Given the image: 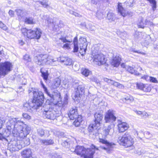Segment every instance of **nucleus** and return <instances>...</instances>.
Returning a JSON list of instances; mask_svg holds the SVG:
<instances>
[{
    "label": "nucleus",
    "instance_id": "f257e3e1",
    "mask_svg": "<svg viewBox=\"0 0 158 158\" xmlns=\"http://www.w3.org/2000/svg\"><path fill=\"white\" fill-rule=\"evenodd\" d=\"M6 129H3L6 132L9 133V135L12 131V133L14 135H18L19 137H23L27 134H28L31 130L30 127L24 124L20 121L16 122L11 119L7 122Z\"/></svg>",
    "mask_w": 158,
    "mask_h": 158
},
{
    "label": "nucleus",
    "instance_id": "f03ea898",
    "mask_svg": "<svg viewBox=\"0 0 158 158\" xmlns=\"http://www.w3.org/2000/svg\"><path fill=\"white\" fill-rule=\"evenodd\" d=\"M40 83L44 92L50 98L48 100H49L51 103H52L61 107L66 106L68 103V98L67 96L64 97V100L63 102L61 100L60 95L59 93L57 91L52 92L51 93L49 92L47 88L43 84L42 81H40Z\"/></svg>",
    "mask_w": 158,
    "mask_h": 158
},
{
    "label": "nucleus",
    "instance_id": "7ed1b4c3",
    "mask_svg": "<svg viewBox=\"0 0 158 158\" xmlns=\"http://www.w3.org/2000/svg\"><path fill=\"white\" fill-rule=\"evenodd\" d=\"M29 94L32 93L33 94V99L32 103L34 109H38L41 107L44 103V96L43 93L41 91H38L36 89L29 88L28 89Z\"/></svg>",
    "mask_w": 158,
    "mask_h": 158
},
{
    "label": "nucleus",
    "instance_id": "20e7f679",
    "mask_svg": "<svg viewBox=\"0 0 158 158\" xmlns=\"http://www.w3.org/2000/svg\"><path fill=\"white\" fill-rule=\"evenodd\" d=\"M76 154L83 157L84 158H93L95 150H98V148L94 145H92L89 148H85L83 146H76Z\"/></svg>",
    "mask_w": 158,
    "mask_h": 158
},
{
    "label": "nucleus",
    "instance_id": "39448f33",
    "mask_svg": "<svg viewBox=\"0 0 158 158\" xmlns=\"http://www.w3.org/2000/svg\"><path fill=\"white\" fill-rule=\"evenodd\" d=\"M95 119L93 123L89 125L88 127V131L90 134L94 135L98 132V130L100 128L101 122L103 118V114L99 112H97L94 114Z\"/></svg>",
    "mask_w": 158,
    "mask_h": 158
},
{
    "label": "nucleus",
    "instance_id": "423d86ee",
    "mask_svg": "<svg viewBox=\"0 0 158 158\" xmlns=\"http://www.w3.org/2000/svg\"><path fill=\"white\" fill-rule=\"evenodd\" d=\"M58 58L55 59L51 58L48 57L46 55L40 54L35 56L34 58L35 62L40 66H43L46 64L53 65V63L56 61H59Z\"/></svg>",
    "mask_w": 158,
    "mask_h": 158
},
{
    "label": "nucleus",
    "instance_id": "0eeeda50",
    "mask_svg": "<svg viewBox=\"0 0 158 158\" xmlns=\"http://www.w3.org/2000/svg\"><path fill=\"white\" fill-rule=\"evenodd\" d=\"M118 141L119 144L126 148L132 147L133 144V139L131 135L126 132L122 136L118 138Z\"/></svg>",
    "mask_w": 158,
    "mask_h": 158
},
{
    "label": "nucleus",
    "instance_id": "6e6552de",
    "mask_svg": "<svg viewBox=\"0 0 158 158\" xmlns=\"http://www.w3.org/2000/svg\"><path fill=\"white\" fill-rule=\"evenodd\" d=\"M44 117L50 120H54L57 117L56 112L53 110L49 105H46L41 108Z\"/></svg>",
    "mask_w": 158,
    "mask_h": 158
},
{
    "label": "nucleus",
    "instance_id": "1a4fd4ad",
    "mask_svg": "<svg viewBox=\"0 0 158 158\" xmlns=\"http://www.w3.org/2000/svg\"><path fill=\"white\" fill-rule=\"evenodd\" d=\"M68 114L70 119H75L73 122L74 125L76 127L79 126L82 121V118L81 115H78L77 108L73 107L71 108Z\"/></svg>",
    "mask_w": 158,
    "mask_h": 158
},
{
    "label": "nucleus",
    "instance_id": "9d476101",
    "mask_svg": "<svg viewBox=\"0 0 158 158\" xmlns=\"http://www.w3.org/2000/svg\"><path fill=\"white\" fill-rule=\"evenodd\" d=\"M22 141L18 139L17 140L11 141L8 144V147L10 149V151H15L21 149L24 147V145L21 144Z\"/></svg>",
    "mask_w": 158,
    "mask_h": 158
},
{
    "label": "nucleus",
    "instance_id": "9b49d317",
    "mask_svg": "<svg viewBox=\"0 0 158 158\" xmlns=\"http://www.w3.org/2000/svg\"><path fill=\"white\" fill-rule=\"evenodd\" d=\"M42 34L40 28H36L34 30L29 29L27 31L26 35L27 37L29 39H39Z\"/></svg>",
    "mask_w": 158,
    "mask_h": 158
},
{
    "label": "nucleus",
    "instance_id": "f8f14e48",
    "mask_svg": "<svg viewBox=\"0 0 158 158\" xmlns=\"http://www.w3.org/2000/svg\"><path fill=\"white\" fill-rule=\"evenodd\" d=\"M115 111L112 110H108L105 115L104 119L105 123H112L116 119L115 116Z\"/></svg>",
    "mask_w": 158,
    "mask_h": 158
},
{
    "label": "nucleus",
    "instance_id": "ddd939ff",
    "mask_svg": "<svg viewBox=\"0 0 158 158\" xmlns=\"http://www.w3.org/2000/svg\"><path fill=\"white\" fill-rule=\"evenodd\" d=\"M79 45L80 49V53L81 55L85 54L86 50L87 44L86 39L83 37L80 38L79 40Z\"/></svg>",
    "mask_w": 158,
    "mask_h": 158
},
{
    "label": "nucleus",
    "instance_id": "4468645a",
    "mask_svg": "<svg viewBox=\"0 0 158 158\" xmlns=\"http://www.w3.org/2000/svg\"><path fill=\"white\" fill-rule=\"evenodd\" d=\"M94 60L97 63V64L98 65H100L105 64L106 60H105L104 55L102 54L95 55L94 56Z\"/></svg>",
    "mask_w": 158,
    "mask_h": 158
},
{
    "label": "nucleus",
    "instance_id": "2eb2a0df",
    "mask_svg": "<svg viewBox=\"0 0 158 158\" xmlns=\"http://www.w3.org/2000/svg\"><path fill=\"white\" fill-rule=\"evenodd\" d=\"M99 142L100 143L105 144L107 146V148L103 147L102 148L105 150H106L107 152H109L112 150V148L115 145L114 143H109L106 140H105L103 139L99 138Z\"/></svg>",
    "mask_w": 158,
    "mask_h": 158
},
{
    "label": "nucleus",
    "instance_id": "dca6fc26",
    "mask_svg": "<svg viewBox=\"0 0 158 158\" xmlns=\"http://www.w3.org/2000/svg\"><path fill=\"white\" fill-rule=\"evenodd\" d=\"M84 87L82 85H79L77 88L75 89V94L74 95L75 98L74 100H77L79 99V98L84 93Z\"/></svg>",
    "mask_w": 158,
    "mask_h": 158
},
{
    "label": "nucleus",
    "instance_id": "f3484780",
    "mask_svg": "<svg viewBox=\"0 0 158 158\" xmlns=\"http://www.w3.org/2000/svg\"><path fill=\"white\" fill-rule=\"evenodd\" d=\"M71 42V41H69L67 40L65 37H61L60 38L59 41H56V43L59 46H61L62 42L63 43L68 42V43H66L64 44L63 47L64 48L68 49L70 48V44L69 43Z\"/></svg>",
    "mask_w": 158,
    "mask_h": 158
},
{
    "label": "nucleus",
    "instance_id": "a211bd4d",
    "mask_svg": "<svg viewBox=\"0 0 158 158\" xmlns=\"http://www.w3.org/2000/svg\"><path fill=\"white\" fill-rule=\"evenodd\" d=\"M119 132H123L127 130L129 128L128 125L126 123L119 121L118 125Z\"/></svg>",
    "mask_w": 158,
    "mask_h": 158
},
{
    "label": "nucleus",
    "instance_id": "6ab92c4d",
    "mask_svg": "<svg viewBox=\"0 0 158 158\" xmlns=\"http://www.w3.org/2000/svg\"><path fill=\"white\" fill-rule=\"evenodd\" d=\"M136 87L137 88L145 92H149L151 91V88L148 85L143 84V83H136Z\"/></svg>",
    "mask_w": 158,
    "mask_h": 158
},
{
    "label": "nucleus",
    "instance_id": "aec40b11",
    "mask_svg": "<svg viewBox=\"0 0 158 158\" xmlns=\"http://www.w3.org/2000/svg\"><path fill=\"white\" fill-rule=\"evenodd\" d=\"M32 152L30 148L25 149L21 152L22 156L26 158H33L31 157Z\"/></svg>",
    "mask_w": 158,
    "mask_h": 158
},
{
    "label": "nucleus",
    "instance_id": "412c9836",
    "mask_svg": "<svg viewBox=\"0 0 158 158\" xmlns=\"http://www.w3.org/2000/svg\"><path fill=\"white\" fill-rule=\"evenodd\" d=\"M121 60L120 57L117 55L113 58L111 64L114 67H117L119 65Z\"/></svg>",
    "mask_w": 158,
    "mask_h": 158
},
{
    "label": "nucleus",
    "instance_id": "4be33fe9",
    "mask_svg": "<svg viewBox=\"0 0 158 158\" xmlns=\"http://www.w3.org/2000/svg\"><path fill=\"white\" fill-rule=\"evenodd\" d=\"M27 135L28 134H27L26 135L23 137H19L18 135H16L18 137V138H19V139L20 140V141L22 142V143H21V144L24 145L23 147L26 146H27L29 145L30 144L29 139L28 138H25Z\"/></svg>",
    "mask_w": 158,
    "mask_h": 158
},
{
    "label": "nucleus",
    "instance_id": "5701e85b",
    "mask_svg": "<svg viewBox=\"0 0 158 158\" xmlns=\"http://www.w3.org/2000/svg\"><path fill=\"white\" fill-rule=\"evenodd\" d=\"M153 24L152 22L146 20L144 23L143 22V19H141L140 21L138 23V27L139 28H144L145 26L147 25H152Z\"/></svg>",
    "mask_w": 158,
    "mask_h": 158
},
{
    "label": "nucleus",
    "instance_id": "b1692460",
    "mask_svg": "<svg viewBox=\"0 0 158 158\" xmlns=\"http://www.w3.org/2000/svg\"><path fill=\"white\" fill-rule=\"evenodd\" d=\"M9 133L6 132L3 129L1 133H0V140L7 141L6 138L9 136Z\"/></svg>",
    "mask_w": 158,
    "mask_h": 158
},
{
    "label": "nucleus",
    "instance_id": "393cba45",
    "mask_svg": "<svg viewBox=\"0 0 158 158\" xmlns=\"http://www.w3.org/2000/svg\"><path fill=\"white\" fill-rule=\"evenodd\" d=\"M141 78L143 79H144L146 81H150V82L153 83H158V81L156 78L153 77H149L147 75H145L141 77Z\"/></svg>",
    "mask_w": 158,
    "mask_h": 158
},
{
    "label": "nucleus",
    "instance_id": "a878e982",
    "mask_svg": "<svg viewBox=\"0 0 158 158\" xmlns=\"http://www.w3.org/2000/svg\"><path fill=\"white\" fill-rule=\"evenodd\" d=\"M118 13L123 17L127 15L126 11L122 6L121 3L118 4Z\"/></svg>",
    "mask_w": 158,
    "mask_h": 158
},
{
    "label": "nucleus",
    "instance_id": "bb28decb",
    "mask_svg": "<svg viewBox=\"0 0 158 158\" xmlns=\"http://www.w3.org/2000/svg\"><path fill=\"white\" fill-rule=\"evenodd\" d=\"M40 72L41 73L42 76L44 79L45 81L47 80L49 75L48 71L44 70L43 68H41L40 69Z\"/></svg>",
    "mask_w": 158,
    "mask_h": 158
},
{
    "label": "nucleus",
    "instance_id": "cd10ccee",
    "mask_svg": "<svg viewBox=\"0 0 158 158\" xmlns=\"http://www.w3.org/2000/svg\"><path fill=\"white\" fill-rule=\"evenodd\" d=\"M31 105H29L28 103H26L23 105V109L27 111H28L30 112H31L32 111V109H34L32 108V107L33 106V104L32 103Z\"/></svg>",
    "mask_w": 158,
    "mask_h": 158
},
{
    "label": "nucleus",
    "instance_id": "c85d7f7f",
    "mask_svg": "<svg viewBox=\"0 0 158 158\" xmlns=\"http://www.w3.org/2000/svg\"><path fill=\"white\" fill-rule=\"evenodd\" d=\"M73 43L74 45L73 52H77L78 51L79 46L77 44V37L74 38Z\"/></svg>",
    "mask_w": 158,
    "mask_h": 158
},
{
    "label": "nucleus",
    "instance_id": "c756f323",
    "mask_svg": "<svg viewBox=\"0 0 158 158\" xmlns=\"http://www.w3.org/2000/svg\"><path fill=\"white\" fill-rule=\"evenodd\" d=\"M81 72L82 74L85 77H87L91 73V72L88 69L82 68L81 69Z\"/></svg>",
    "mask_w": 158,
    "mask_h": 158
},
{
    "label": "nucleus",
    "instance_id": "7c9ffc66",
    "mask_svg": "<svg viewBox=\"0 0 158 158\" xmlns=\"http://www.w3.org/2000/svg\"><path fill=\"white\" fill-rule=\"evenodd\" d=\"M40 142L46 145H51L54 143L53 141L51 139L48 140L40 139Z\"/></svg>",
    "mask_w": 158,
    "mask_h": 158
},
{
    "label": "nucleus",
    "instance_id": "2f4dec72",
    "mask_svg": "<svg viewBox=\"0 0 158 158\" xmlns=\"http://www.w3.org/2000/svg\"><path fill=\"white\" fill-rule=\"evenodd\" d=\"M52 19H48L47 20V21L48 22V24H52L54 26H55V25L57 26L58 27H62L63 26V24L62 23V22L61 21H59V22L60 23L59 24H56L55 23H54V22H52V23H51V21H52Z\"/></svg>",
    "mask_w": 158,
    "mask_h": 158
},
{
    "label": "nucleus",
    "instance_id": "473e14b6",
    "mask_svg": "<svg viewBox=\"0 0 158 158\" xmlns=\"http://www.w3.org/2000/svg\"><path fill=\"white\" fill-rule=\"evenodd\" d=\"M64 139H62V142L61 144V145L64 147H68L70 143V140L69 139H68L67 138H66V139H65V138H63Z\"/></svg>",
    "mask_w": 158,
    "mask_h": 158
},
{
    "label": "nucleus",
    "instance_id": "72a5a7b5",
    "mask_svg": "<svg viewBox=\"0 0 158 158\" xmlns=\"http://www.w3.org/2000/svg\"><path fill=\"white\" fill-rule=\"evenodd\" d=\"M34 19L32 17H26L25 19V22L28 24H34L35 22L33 21Z\"/></svg>",
    "mask_w": 158,
    "mask_h": 158
},
{
    "label": "nucleus",
    "instance_id": "f704fd0d",
    "mask_svg": "<svg viewBox=\"0 0 158 158\" xmlns=\"http://www.w3.org/2000/svg\"><path fill=\"white\" fill-rule=\"evenodd\" d=\"M107 18L109 20H113L115 19L114 15L112 12L109 11L107 14Z\"/></svg>",
    "mask_w": 158,
    "mask_h": 158
},
{
    "label": "nucleus",
    "instance_id": "c9c22d12",
    "mask_svg": "<svg viewBox=\"0 0 158 158\" xmlns=\"http://www.w3.org/2000/svg\"><path fill=\"white\" fill-rule=\"evenodd\" d=\"M37 2L42 5L45 8H47L49 6L48 1L46 0H42V1H38Z\"/></svg>",
    "mask_w": 158,
    "mask_h": 158
},
{
    "label": "nucleus",
    "instance_id": "e433bc0d",
    "mask_svg": "<svg viewBox=\"0 0 158 158\" xmlns=\"http://www.w3.org/2000/svg\"><path fill=\"white\" fill-rule=\"evenodd\" d=\"M148 1L152 7L153 10H154L156 8V3L155 0H148Z\"/></svg>",
    "mask_w": 158,
    "mask_h": 158
},
{
    "label": "nucleus",
    "instance_id": "4c0bfd02",
    "mask_svg": "<svg viewBox=\"0 0 158 158\" xmlns=\"http://www.w3.org/2000/svg\"><path fill=\"white\" fill-rule=\"evenodd\" d=\"M68 57L61 56L60 57L58 58L57 60H59V62H61L64 65L65 63L66 62V60H67Z\"/></svg>",
    "mask_w": 158,
    "mask_h": 158
},
{
    "label": "nucleus",
    "instance_id": "58836bf2",
    "mask_svg": "<svg viewBox=\"0 0 158 158\" xmlns=\"http://www.w3.org/2000/svg\"><path fill=\"white\" fill-rule=\"evenodd\" d=\"M37 133L39 135L42 137L44 135L45 131L42 128H39L37 130Z\"/></svg>",
    "mask_w": 158,
    "mask_h": 158
},
{
    "label": "nucleus",
    "instance_id": "ea45409f",
    "mask_svg": "<svg viewBox=\"0 0 158 158\" xmlns=\"http://www.w3.org/2000/svg\"><path fill=\"white\" fill-rule=\"evenodd\" d=\"M6 120V119L5 118L0 117V129L2 128L5 123Z\"/></svg>",
    "mask_w": 158,
    "mask_h": 158
},
{
    "label": "nucleus",
    "instance_id": "a19ab883",
    "mask_svg": "<svg viewBox=\"0 0 158 158\" xmlns=\"http://www.w3.org/2000/svg\"><path fill=\"white\" fill-rule=\"evenodd\" d=\"M111 129L110 125H109L107 128L105 129L104 130V133L106 135H107L109 134L110 131Z\"/></svg>",
    "mask_w": 158,
    "mask_h": 158
},
{
    "label": "nucleus",
    "instance_id": "79ce46f5",
    "mask_svg": "<svg viewBox=\"0 0 158 158\" xmlns=\"http://www.w3.org/2000/svg\"><path fill=\"white\" fill-rule=\"evenodd\" d=\"M66 62L65 63L64 65H70L73 64V61L72 60L69 58L68 57L67 60H66Z\"/></svg>",
    "mask_w": 158,
    "mask_h": 158
},
{
    "label": "nucleus",
    "instance_id": "37998d69",
    "mask_svg": "<svg viewBox=\"0 0 158 158\" xmlns=\"http://www.w3.org/2000/svg\"><path fill=\"white\" fill-rule=\"evenodd\" d=\"M23 60L27 62H30L31 60V59L28 55H25L23 57Z\"/></svg>",
    "mask_w": 158,
    "mask_h": 158
},
{
    "label": "nucleus",
    "instance_id": "c03bdc74",
    "mask_svg": "<svg viewBox=\"0 0 158 158\" xmlns=\"http://www.w3.org/2000/svg\"><path fill=\"white\" fill-rule=\"evenodd\" d=\"M0 27L5 31L7 29V26L1 21H0Z\"/></svg>",
    "mask_w": 158,
    "mask_h": 158
},
{
    "label": "nucleus",
    "instance_id": "a18cd8bd",
    "mask_svg": "<svg viewBox=\"0 0 158 158\" xmlns=\"http://www.w3.org/2000/svg\"><path fill=\"white\" fill-rule=\"evenodd\" d=\"M15 11L17 13V14L18 16H20L21 17L23 16L22 15L23 11L20 9H16L15 10Z\"/></svg>",
    "mask_w": 158,
    "mask_h": 158
},
{
    "label": "nucleus",
    "instance_id": "49530a36",
    "mask_svg": "<svg viewBox=\"0 0 158 158\" xmlns=\"http://www.w3.org/2000/svg\"><path fill=\"white\" fill-rule=\"evenodd\" d=\"M56 82L55 83L53 88H56L58 87L60 85V81L59 79H58L56 81H55Z\"/></svg>",
    "mask_w": 158,
    "mask_h": 158
},
{
    "label": "nucleus",
    "instance_id": "de8ad7c7",
    "mask_svg": "<svg viewBox=\"0 0 158 158\" xmlns=\"http://www.w3.org/2000/svg\"><path fill=\"white\" fill-rule=\"evenodd\" d=\"M133 0H132L129 2H125V3L127 5V6H129V7H132L133 6Z\"/></svg>",
    "mask_w": 158,
    "mask_h": 158
},
{
    "label": "nucleus",
    "instance_id": "09e8293b",
    "mask_svg": "<svg viewBox=\"0 0 158 158\" xmlns=\"http://www.w3.org/2000/svg\"><path fill=\"white\" fill-rule=\"evenodd\" d=\"M23 116L24 118L28 119H29L31 118V116L27 113L23 114Z\"/></svg>",
    "mask_w": 158,
    "mask_h": 158
},
{
    "label": "nucleus",
    "instance_id": "8fccbe9b",
    "mask_svg": "<svg viewBox=\"0 0 158 158\" xmlns=\"http://www.w3.org/2000/svg\"><path fill=\"white\" fill-rule=\"evenodd\" d=\"M28 30L26 28H24L21 29V31L22 33H23L24 35H26Z\"/></svg>",
    "mask_w": 158,
    "mask_h": 158
},
{
    "label": "nucleus",
    "instance_id": "3c124183",
    "mask_svg": "<svg viewBox=\"0 0 158 158\" xmlns=\"http://www.w3.org/2000/svg\"><path fill=\"white\" fill-rule=\"evenodd\" d=\"M125 99L127 101H130L131 102H132L133 101V97L131 96H127L125 98Z\"/></svg>",
    "mask_w": 158,
    "mask_h": 158
},
{
    "label": "nucleus",
    "instance_id": "603ef678",
    "mask_svg": "<svg viewBox=\"0 0 158 158\" xmlns=\"http://www.w3.org/2000/svg\"><path fill=\"white\" fill-rule=\"evenodd\" d=\"M127 70L130 73L132 74L134 72V70L132 67H129L127 69Z\"/></svg>",
    "mask_w": 158,
    "mask_h": 158
},
{
    "label": "nucleus",
    "instance_id": "864d4df0",
    "mask_svg": "<svg viewBox=\"0 0 158 158\" xmlns=\"http://www.w3.org/2000/svg\"><path fill=\"white\" fill-rule=\"evenodd\" d=\"M137 134V135L138 136L139 135V133H142V134H143V135H150V133L148 131H146L145 132V133L144 134H143V132L142 131H141V132H139V133H138L137 131L136 132Z\"/></svg>",
    "mask_w": 158,
    "mask_h": 158
},
{
    "label": "nucleus",
    "instance_id": "5fc2aeb1",
    "mask_svg": "<svg viewBox=\"0 0 158 158\" xmlns=\"http://www.w3.org/2000/svg\"><path fill=\"white\" fill-rule=\"evenodd\" d=\"M9 14L11 17H13L14 15V12L11 10H10L9 12Z\"/></svg>",
    "mask_w": 158,
    "mask_h": 158
},
{
    "label": "nucleus",
    "instance_id": "6e6d98bb",
    "mask_svg": "<svg viewBox=\"0 0 158 158\" xmlns=\"http://www.w3.org/2000/svg\"><path fill=\"white\" fill-rule=\"evenodd\" d=\"M57 135L59 137H62L64 136V133L63 132H57Z\"/></svg>",
    "mask_w": 158,
    "mask_h": 158
},
{
    "label": "nucleus",
    "instance_id": "4d7b16f0",
    "mask_svg": "<svg viewBox=\"0 0 158 158\" xmlns=\"http://www.w3.org/2000/svg\"><path fill=\"white\" fill-rule=\"evenodd\" d=\"M135 112L136 113L138 114V115H141V114H143V115H144V114H145V113H143V112H142L141 111H135Z\"/></svg>",
    "mask_w": 158,
    "mask_h": 158
},
{
    "label": "nucleus",
    "instance_id": "13d9d810",
    "mask_svg": "<svg viewBox=\"0 0 158 158\" xmlns=\"http://www.w3.org/2000/svg\"><path fill=\"white\" fill-rule=\"evenodd\" d=\"M70 13L72 14H73L75 16H79V15L76 12H74L73 11H71L70 12Z\"/></svg>",
    "mask_w": 158,
    "mask_h": 158
},
{
    "label": "nucleus",
    "instance_id": "bf43d9fd",
    "mask_svg": "<svg viewBox=\"0 0 158 158\" xmlns=\"http://www.w3.org/2000/svg\"><path fill=\"white\" fill-rule=\"evenodd\" d=\"M133 73L135 75L137 76H141V74L139 73L137 71H135V70L134 72Z\"/></svg>",
    "mask_w": 158,
    "mask_h": 158
},
{
    "label": "nucleus",
    "instance_id": "052dcab7",
    "mask_svg": "<svg viewBox=\"0 0 158 158\" xmlns=\"http://www.w3.org/2000/svg\"><path fill=\"white\" fill-rule=\"evenodd\" d=\"M80 25L81 26V27L84 28H86V24L85 22H83L81 23Z\"/></svg>",
    "mask_w": 158,
    "mask_h": 158
},
{
    "label": "nucleus",
    "instance_id": "680f3d73",
    "mask_svg": "<svg viewBox=\"0 0 158 158\" xmlns=\"http://www.w3.org/2000/svg\"><path fill=\"white\" fill-rule=\"evenodd\" d=\"M91 2L92 4L95 5H96L98 2V0H91Z\"/></svg>",
    "mask_w": 158,
    "mask_h": 158
},
{
    "label": "nucleus",
    "instance_id": "e2e57ef3",
    "mask_svg": "<svg viewBox=\"0 0 158 158\" xmlns=\"http://www.w3.org/2000/svg\"><path fill=\"white\" fill-rule=\"evenodd\" d=\"M52 158H61V157L60 155H56L52 156Z\"/></svg>",
    "mask_w": 158,
    "mask_h": 158
},
{
    "label": "nucleus",
    "instance_id": "0e129e2a",
    "mask_svg": "<svg viewBox=\"0 0 158 158\" xmlns=\"http://www.w3.org/2000/svg\"><path fill=\"white\" fill-rule=\"evenodd\" d=\"M118 88L121 89H123L124 88V86L123 85L119 83Z\"/></svg>",
    "mask_w": 158,
    "mask_h": 158
},
{
    "label": "nucleus",
    "instance_id": "69168bd1",
    "mask_svg": "<svg viewBox=\"0 0 158 158\" xmlns=\"http://www.w3.org/2000/svg\"><path fill=\"white\" fill-rule=\"evenodd\" d=\"M114 81H113L112 80H110L109 81V82H108V83L112 85H114Z\"/></svg>",
    "mask_w": 158,
    "mask_h": 158
},
{
    "label": "nucleus",
    "instance_id": "338daca9",
    "mask_svg": "<svg viewBox=\"0 0 158 158\" xmlns=\"http://www.w3.org/2000/svg\"><path fill=\"white\" fill-rule=\"evenodd\" d=\"M119 84V83L115 81L113 85L115 87H118Z\"/></svg>",
    "mask_w": 158,
    "mask_h": 158
},
{
    "label": "nucleus",
    "instance_id": "774afa93",
    "mask_svg": "<svg viewBox=\"0 0 158 158\" xmlns=\"http://www.w3.org/2000/svg\"><path fill=\"white\" fill-rule=\"evenodd\" d=\"M70 150L71 152H74L76 154V147L75 148H71L70 149Z\"/></svg>",
    "mask_w": 158,
    "mask_h": 158
}]
</instances>
